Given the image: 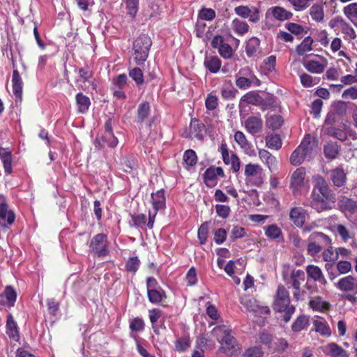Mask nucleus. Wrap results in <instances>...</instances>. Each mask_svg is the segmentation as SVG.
Listing matches in <instances>:
<instances>
[{"label":"nucleus","mask_w":357,"mask_h":357,"mask_svg":"<svg viewBox=\"0 0 357 357\" xmlns=\"http://www.w3.org/2000/svg\"><path fill=\"white\" fill-rule=\"evenodd\" d=\"M313 178L315 184L311 192L310 206L317 212H321L331 208L329 203H334L335 197L323 176L317 175Z\"/></svg>","instance_id":"obj_1"},{"label":"nucleus","mask_w":357,"mask_h":357,"mask_svg":"<svg viewBox=\"0 0 357 357\" xmlns=\"http://www.w3.org/2000/svg\"><path fill=\"white\" fill-rule=\"evenodd\" d=\"M290 295L287 288L282 285L278 286L272 304L273 310L276 312H284L283 321H289L292 314L295 312V307L290 305Z\"/></svg>","instance_id":"obj_2"},{"label":"nucleus","mask_w":357,"mask_h":357,"mask_svg":"<svg viewBox=\"0 0 357 357\" xmlns=\"http://www.w3.org/2000/svg\"><path fill=\"white\" fill-rule=\"evenodd\" d=\"M329 245H332V240L328 235L319 231L312 232L307 239V255L314 257Z\"/></svg>","instance_id":"obj_3"},{"label":"nucleus","mask_w":357,"mask_h":357,"mask_svg":"<svg viewBox=\"0 0 357 357\" xmlns=\"http://www.w3.org/2000/svg\"><path fill=\"white\" fill-rule=\"evenodd\" d=\"M146 282L149 301L152 304L165 306L164 303L167 302V294L160 286L157 280L150 276L146 278Z\"/></svg>","instance_id":"obj_4"},{"label":"nucleus","mask_w":357,"mask_h":357,"mask_svg":"<svg viewBox=\"0 0 357 357\" xmlns=\"http://www.w3.org/2000/svg\"><path fill=\"white\" fill-rule=\"evenodd\" d=\"M152 41L146 34L140 35L133 43L135 60L137 65L143 64L146 60Z\"/></svg>","instance_id":"obj_5"},{"label":"nucleus","mask_w":357,"mask_h":357,"mask_svg":"<svg viewBox=\"0 0 357 357\" xmlns=\"http://www.w3.org/2000/svg\"><path fill=\"white\" fill-rule=\"evenodd\" d=\"M289 188L294 195H297L309 188V180L306 177V169L303 167H298L291 175Z\"/></svg>","instance_id":"obj_6"},{"label":"nucleus","mask_w":357,"mask_h":357,"mask_svg":"<svg viewBox=\"0 0 357 357\" xmlns=\"http://www.w3.org/2000/svg\"><path fill=\"white\" fill-rule=\"evenodd\" d=\"M109 242L107 236L105 234H98L95 235L91 241V252L93 257L102 259L106 257L109 253Z\"/></svg>","instance_id":"obj_7"},{"label":"nucleus","mask_w":357,"mask_h":357,"mask_svg":"<svg viewBox=\"0 0 357 357\" xmlns=\"http://www.w3.org/2000/svg\"><path fill=\"white\" fill-rule=\"evenodd\" d=\"M311 151L310 135H307V137H305L301 144L291 153L290 156L291 164L293 165H301Z\"/></svg>","instance_id":"obj_8"},{"label":"nucleus","mask_w":357,"mask_h":357,"mask_svg":"<svg viewBox=\"0 0 357 357\" xmlns=\"http://www.w3.org/2000/svg\"><path fill=\"white\" fill-rule=\"evenodd\" d=\"M211 46L214 49H218L220 55L225 59H231L234 55V51L231 46L225 43L222 36L216 35L211 41Z\"/></svg>","instance_id":"obj_9"},{"label":"nucleus","mask_w":357,"mask_h":357,"mask_svg":"<svg viewBox=\"0 0 357 357\" xmlns=\"http://www.w3.org/2000/svg\"><path fill=\"white\" fill-rule=\"evenodd\" d=\"M15 219V213L8 208L4 196L0 195V225L2 227L11 225Z\"/></svg>","instance_id":"obj_10"},{"label":"nucleus","mask_w":357,"mask_h":357,"mask_svg":"<svg viewBox=\"0 0 357 357\" xmlns=\"http://www.w3.org/2000/svg\"><path fill=\"white\" fill-rule=\"evenodd\" d=\"M225 173L222 167L211 166L205 171L204 174V182L208 188H213L216 185L218 181L217 177H225Z\"/></svg>","instance_id":"obj_11"},{"label":"nucleus","mask_w":357,"mask_h":357,"mask_svg":"<svg viewBox=\"0 0 357 357\" xmlns=\"http://www.w3.org/2000/svg\"><path fill=\"white\" fill-rule=\"evenodd\" d=\"M336 287L342 291L357 294V278L347 275L340 278L336 284Z\"/></svg>","instance_id":"obj_12"},{"label":"nucleus","mask_w":357,"mask_h":357,"mask_svg":"<svg viewBox=\"0 0 357 357\" xmlns=\"http://www.w3.org/2000/svg\"><path fill=\"white\" fill-rule=\"evenodd\" d=\"M101 139L103 143L111 148H114L118 144V139L114 136L112 130V119L109 118L105 123V132Z\"/></svg>","instance_id":"obj_13"},{"label":"nucleus","mask_w":357,"mask_h":357,"mask_svg":"<svg viewBox=\"0 0 357 357\" xmlns=\"http://www.w3.org/2000/svg\"><path fill=\"white\" fill-rule=\"evenodd\" d=\"M325 134L328 136L335 137L342 142L346 141L347 139V126L341 123L338 127L332 126L324 128Z\"/></svg>","instance_id":"obj_14"},{"label":"nucleus","mask_w":357,"mask_h":357,"mask_svg":"<svg viewBox=\"0 0 357 357\" xmlns=\"http://www.w3.org/2000/svg\"><path fill=\"white\" fill-rule=\"evenodd\" d=\"M307 215V211L301 206L294 207L289 212V219L298 228L304 226Z\"/></svg>","instance_id":"obj_15"},{"label":"nucleus","mask_w":357,"mask_h":357,"mask_svg":"<svg viewBox=\"0 0 357 357\" xmlns=\"http://www.w3.org/2000/svg\"><path fill=\"white\" fill-rule=\"evenodd\" d=\"M305 271L308 280H312L322 285H326L327 284V280L321 269L318 266L313 264L307 265L305 267Z\"/></svg>","instance_id":"obj_16"},{"label":"nucleus","mask_w":357,"mask_h":357,"mask_svg":"<svg viewBox=\"0 0 357 357\" xmlns=\"http://www.w3.org/2000/svg\"><path fill=\"white\" fill-rule=\"evenodd\" d=\"M245 128L248 132L254 135L262 130L263 121L259 116H249L245 121Z\"/></svg>","instance_id":"obj_17"},{"label":"nucleus","mask_w":357,"mask_h":357,"mask_svg":"<svg viewBox=\"0 0 357 357\" xmlns=\"http://www.w3.org/2000/svg\"><path fill=\"white\" fill-rule=\"evenodd\" d=\"M259 157L271 172L278 169V160L269 151L266 149H259Z\"/></svg>","instance_id":"obj_18"},{"label":"nucleus","mask_w":357,"mask_h":357,"mask_svg":"<svg viewBox=\"0 0 357 357\" xmlns=\"http://www.w3.org/2000/svg\"><path fill=\"white\" fill-rule=\"evenodd\" d=\"M330 178L336 187L343 186L347 181V175L342 167H337L329 172Z\"/></svg>","instance_id":"obj_19"},{"label":"nucleus","mask_w":357,"mask_h":357,"mask_svg":"<svg viewBox=\"0 0 357 357\" xmlns=\"http://www.w3.org/2000/svg\"><path fill=\"white\" fill-rule=\"evenodd\" d=\"M214 330H218L223 333L222 344H225L228 349H234L236 345V338L231 335V330L225 325L218 326Z\"/></svg>","instance_id":"obj_20"},{"label":"nucleus","mask_w":357,"mask_h":357,"mask_svg":"<svg viewBox=\"0 0 357 357\" xmlns=\"http://www.w3.org/2000/svg\"><path fill=\"white\" fill-rule=\"evenodd\" d=\"M323 351L331 357H349L347 351L335 342H331L326 345Z\"/></svg>","instance_id":"obj_21"},{"label":"nucleus","mask_w":357,"mask_h":357,"mask_svg":"<svg viewBox=\"0 0 357 357\" xmlns=\"http://www.w3.org/2000/svg\"><path fill=\"white\" fill-rule=\"evenodd\" d=\"M234 140L238 145L244 150L245 153L251 155L254 153L252 144L247 139L245 134L241 131L234 133Z\"/></svg>","instance_id":"obj_22"},{"label":"nucleus","mask_w":357,"mask_h":357,"mask_svg":"<svg viewBox=\"0 0 357 357\" xmlns=\"http://www.w3.org/2000/svg\"><path fill=\"white\" fill-rule=\"evenodd\" d=\"M6 328V334L10 338L13 339L15 341L19 340V328L11 314H8L7 315Z\"/></svg>","instance_id":"obj_23"},{"label":"nucleus","mask_w":357,"mask_h":357,"mask_svg":"<svg viewBox=\"0 0 357 357\" xmlns=\"http://www.w3.org/2000/svg\"><path fill=\"white\" fill-rule=\"evenodd\" d=\"M151 203L153 209H155V211H160L161 209L165 208L166 198L165 195V190L161 189L155 193H152Z\"/></svg>","instance_id":"obj_24"},{"label":"nucleus","mask_w":357,"mask_h":357,"mask_svg":"<svg viewBox=\"0 0 357 357\" xmlns=\"http://www.w3.org/2000/svg\"><path fill=\"white\" fill-rule=\"evenodd\" d=\"M13 92L16 98L22 100L23 82L17 70H14L12 76Z\"/></svg>","instance_id":"obj_25"},{"label":"nucleus","mask_w":357,"mask_h":357,"mask_svg":"<svg viewBox=\"0 0 357 357\" xmlns=\"http://www.w3.org/2000/svg\"><path fill=\"white\" fill-rule=\"evenodd\" d=\"M205 125L199 119L197 118H193L191 119L190 123V132L197 139H203V132L205 130Z\"/></svg>","instance_id":"obj_26"},{"label":"nucleus","mask_w":357,"mask_h":357,"mask_svg":"<svg viewBox=\"0 0 357 357\" xmlns=\"http://www.w3.org/2000/svg\"><path fill=\"white\" fill-rule=\"evenodd\" d=\"M204 64L211 73H217L221 68L222 61L217 56H206Z\"/></svg>","instance_id":"obj_27"},{"label":"nucleus","mask_w":357,"mask_h":357,"mask_svg":"<svg viewBox=\"0 0 357 357\" xmlns=\"http://www.w3.org/2000/svg\"><path fill=\"white\" fill-rule=\"evenodd\" d=\"M305 275L303 270H294L289 277V280L287 284H289L291 287H298L301 286L302 282L305 281Z\"/></svg>","instance_id":"obj_28"},{"label":"nucleus","mask_w":357,"mask_h":357,"mask_svg":"<svg viewBox=\"0 0 357 357\" xmlns=\"http://www.w3.org/2000/svg\"><path fill=\"white\" fill-rule=\"evenodd\" d=\"M310 308L315 311L325 312L330 310L331 305L329 302L324 301L319 296L314 297L309 302Z\"/></svg>","instance_id":"obj_29"},{"label":"nucleus","mask_w":357,"mask_h":357,"mask_svg":"<svg viewBox=\"0 0 357 357\" xmlns=\"http://www.w3.org/2000/svg\"><path fill=\"white\" fill-rule=\"evenodd\" d=\"M0 159L3 165L5 172L10 174L12 172V153L8 149L0 147Z\"/></svg>","instance_id":"obj_30"},{"label":"nucleus","mask_w":357,"mask_h":357,"mask_svg":"<svg viewBox=\"0 0 357 357\" xmlns=\"http://www.w3.org/2000/svg\"><path fill=\"white\" fill-rule=\"evenodd\" d=\"M241 102L249 105H260L263 104V98L258 92L251 91L243 95L241 98Z\"/></svg>","instance_id":"obj_31"},{"label":"nucleus","mask_w":357,"mask_h":357,"mask_svg":"<svg viewBox=\"0 0 357 357\" xmlns=\"http://www.w3.org/2000/svg\"><path fill=\"white\" fill-rule=\"evenodd\" d=\"M340 151V146L336 142L329 141L324 146V153L326 158L335 159Z\"/></svg>","instance_id":"obj_32"},{"label":"nucleus","mask_w":357,"mask_h":357,"mask_svg":"<svg viewBox=\"0 0 357 357\" xmlns=\"http://www.w3.org/2000/svg\"><path fill=\"white\" fill-rule=\"evenodd\" d=\"M151 112L150 104L147 101H142L137 107V122H144L149 116Z\"/></svg>","instance_id":"obj_33"},{"label":"nucleus","mask_w":357,"mask_h":357,"mask_svg":"<svg viewBox=\"0 0 357 357\" xmlns=\"http://www.w3.org/2000/svg\"><path fill=\"white\" fill-rule=\"evenodd\" d=\"M268 13L273 15L277 20L280 21L289 20L292 16V13L291 12H289L284 8L279 6H276L268 10Z\"/></svg>","instance_id":"obj_34"},{"label":"nucleus","mask_w":357,"mask_h":357,"mask_svg":"<svg viewBox=\"0 0 357 357\" xmlns=\"http://www.w3.org/2000/svg\"><path fill=\"white\" fill-rule=\"evenodd\" d=\"M303 66L307 71L312 73H321L326 68V64L315 60L305 61Z\"/></svg>","instance_id":"obj_35"},{"label":"nucleus","mask_w":357,"mask_h":357,"mask_svg":"<svg viewBox=\"0 0 357 357\" xmlns=\"http://www.w3.org/2000/svg\"><path fill=\"white\" fill-rule=\"evenodd\" d=\"M236 13L244 18L249 17V20L255 22L259 20L257 12L255 10L253 12L247 6H238L235 8Z\"/></svg>","instance_id":"obj_36"},{"label":"nucleus","mask_w":357,"mask_h":357,"mask_svg":"<svg viewBox=\"0 0 357 357\" xmlns=\"http://www.w3.org/2000/svg\"><path fill=\"white\" fill-rule=\"evenodd\" d=\"M266 146L273 150H279L282 146V140L279 135L271 134L266 137Z\"/></svg>","instance_id":"obj_37"},{"label":"nucleus","mask_w":357,"mask_h":357,"mask_svg":"<svg viewBox=\"0 0 357 357\" xmlns=\"http://www.w3.org/2000/svg\"><path fill=\"white\" fill-rule=\"evenodd\" d=\"M265 235L268 238L272 240L283 239L281 229L275 224L268 225L265 231Z\"/></svg>","instance_id":"obj_38"},{"label":"nucleus","mask_w":357,"mask_h":357,"mask_svg":"<svg viewBox=\"0 0 357 357\" xmlns=\"http://www.w3.org/2000/svg\"><path fill=\"white\" fill-rule=\"evenodd\" d=\"M2 294L4 295L7 301V307H13L17 299V292L14 288L10 285H8L6 287Z\"/></svg>","instance_id":"obj_39"},{"label":"nucleus","mask_w":357,"mask_h":357,"mask_svg":"<svg viewBox=\"0 0 357 357\" xmlns=\"http://www.w3.org/2000/svg\"><path fill=\"white\" fill-rule=\"evenodd\" d=\"M313 40L310 36L305 37L302 43L297 45L296 48V53L299 56L304 55L306 52H310L312 50V45Z\"/></svg>","instance_id":"obj_40"},{"label":"nucleus","mask_w":357,"mask_h":357,"mask_svg":"<svg viewBox=\"0 0 357 357\" xmlns=\"http://www.w3.org/2000/svg\"><path fill=\"white\" fill-rule=\"evenodd\" d=\"M309 325V319L305 315L298 316L291 325V329L294 332H299L305 329Z\"/></svg>","instance_id":"obj_41"},{"label":"nucleus","mask_w":357,"mask_h":357,"mask_svg":"<svg viewBox=\"0 0 357 357\" xmlns=\"http://www.w3.org/2000/svg\"><path fill=\"white\" fill-rule=\"evenodd\" d=\"M121 165L124 172L130 174L138 167L137 162L134 158H125L121 161Z\"/></svg>","instance_id":"obj_42"},{"label":"nucleus","mask_w":357,"mask_h":357,"mask_svg":"<svg viewBox=\"0 0 357 357\" xmlns=\"http://www.w3.org/2000/svg\"><path fill=\"white\" fill-rule=\"evenodd\" d=\"M259 39L255 37L248 40L245 46V52L248 57H251L255 54L259 47Z\"/></svg>","instance_id":"obj_43"},{"label":"nucleus","mask_w":357,"mask_h":357,"mask_svg":"<svg viewBox=\"0 0 357 357\" xmlns=\"http://www.w3.org/2000/svg\"><path fill=\"white\" fill-rule=\"evenodd\" d=\"M140 260L137 257H129L126 262L125 269L127 272L135 274L139 269Z\"/></svg>","instance_id":"obj_44"},{"label":"nucleus","mask_w":357,"mask_h":357,"mask_svg":"<svg viewBox=\"0 0 357 357\" xmlns=\"http://www.w3.org/2000/svg\"><path fill=\"white\" fill-rule=\"evenodd\" d=\"M190 346V339L188 336L181 337L174 342L175 350L183 352L187 350Z\"/></svg>","instance_id":"obj_45"},{"label":"nucleus","mask_w":357,"mask_h":357,"mask_svg":"<svg viewBox=\"0 0 357 357\" xmlns=\"http://www.w3.org/2000/svg\"><path fill=\"white\" fill-rule=\"evenodd\" d=\"M76 101L78 105L79 112H86L89 107V100L88 97L84 96L82 93H79L76 96Z\"/></svg>","instance_id":"obj_46"},{"label":"nucleus","mask_w":357,"mask_h":357,"mask_svg":"<svg viewBox=\"0 0 357 357\" xmlns=\"http://www.w3.org/2000/svg\"><path fill=\"white\" fill-rule=\"evenodd\" d=\"M162 314V312L158 308H153L151 310H149V320L155 333H157L158 331V329L155 327V325L159 319L161 317Z\"/></svg>","instance_id":"obj_47"},{"label":"nucleus","mask_w":357,"mask_h":357,"mask_svg":"<svg viewBox=\"0 0 357 357\" xmlns=\"http://www.w3.org/2000/svg\"><path fill=\"white\" fill-rule=\"evenodd\" d=\"M209 230V222H204L198 229L197 236L199 243L204 245L206 243Z\"/></svg>","instance_id":"obj_48"},{"label":"nucleus","mask_w":357,"mask_h":357,"mask_svg":"<svg viewBox=\"0 0 357 357\" xmlns=\"http://www.w3.org/2000/svg\"><path fill=\"white\" fill-rule=\"evenodd\" d=\"M342 208L345 212L357 215V202L351 199H346L342 202Z\"/></svg>","instance_id":"obj_49"},{"label":"nucleus","mask_w":357,"mask_h":357,"mask_svg":"<svg viewBox=\"0 0 357 357\" xmlns=\"http://www.w3.org/2000/svg\"><path fill=\"white\" fill-rule=\"evenodd\" d=\"M286 28L296 36L307 33L310 27L303 26L300 24H286Z\"/></svg>","instance_id":"obj_50"},{"label":"nucleus","mask_w":357,"mask_h":357,"mask_svg":"<svg viewBox=\"0 0 357 357\" xmlns=\"http://www.w3.org/2000/svg\"><path fill=\"white\" fill-rule=\"evenodd\" d=\"M128 80V77L126 74H120L116 77H113L112 80V87L124 89L125 87L127 86Z\"/></svg>","instance_id":"obj_51"},{"label":"nucleus","mask_w":357,"mask_h":357,"mask_svg":"<svg viewBox=\"0 0 357 357\" xmlns=\"http://www.w3.org/2000/svg\"><path fill=\"white\" fill-rule=\"evenodd\" d=\"M129 76L135 82L136 84L140 86L144 84V75L142 70L135 67L129 70Z\"/></svg>","instance_id":"obj_52"},{"label":"nucleus","mask_w":357,"mask_h":357,"mask_svg":"<svg viewBox=\"0 0 357 357\" xmlns=\"http://www.w3.org/2000/svg\"><path fill=\"white\" fill-rule=\"evenodd\" d=\"M183 161L187 166L192 167L197 162V156L195 151L188 149L184 152Z\"/></svg>","instance_id":"obj_53"},{"label":"nucleus","mask_w":357,"mask_h":357,"mask_svg":"<svg viewBox=\"0 0 357 357\" xmlns=\"http://www.w3.org/2000/svg\"><path fill=\"white\" fill-rule=\"evenodd\" d=\"M314 325L315 326L316 331L321 335L329 337L331 335V328L327 323L314 321Z\"/></svg>","instance_id":"obj_54"},{"label":"nucleus","mask_w":357,"mask_h":357,"mask_svg":"<svg viewBox=\"0 0 357 357\" xmlns=\"http://www.w3.org/2000/svg\"><path fill=\"white\" fill-rule=\"evenodd\" d=\"M129 328L132 332H141L145 328V323L142 318L137 317L130 321Z\"/></svg>","instance_id":"obj_55"},{"label":"nucleus","mask_w":357,"mask_h":357,"mask_svg":"<svg viewBox=\"0 0 357 357\" xmlns=\"http://www.w3.org/2000/svg\"><path fill=\"white\" fill-rule=\"evenodd\" d=\"M341 119V116L331 109L324 120V128L329 127L330 126H335L336 123L340 122Z\"/></svg>","instance_id":"obj_56"},{"label":"nucleus","mask_w":357,"mask_h":357,"mask_svg":"<svg viewBox=\"0 0 357 357\" xmlns=\"http://www.w3.org/2000/svg\"><path fill=\"white\" fill-rule=\"evenodd\" d=\"M331 110L342 118L347 113V103L341 100L335 102L331 106Z\"/></svg>","instance_id":"obj_57"},{"label":"nucleus","mask_w":357,"mask_h":357,"mask_svg":"<svg viewBox=\"0 0 357 357\" xmlns=\"http://www.w3.org/2000/svg\"><path fill=\"white\" fill-rule=\"evenodd\" d=\"M322 253L323 260L326 262L335 261L337 259V253L335 252L332 245L325 247Z\"/></svg>","instance_id":"obj_58"},{"label":"nucleus","mask_w":357,"mask_h":357,"mask_svg":"<svg viewBox=\"0 0 357 357\" xmlns=\"http://www.w3.org/2000/svg\"><path fill=\"white\" fill-rule=\"evenodd\" d=\"M310 14L313 20L321 21L324 17V10L321 5H313L310 10Z\"/></svg>","instance_id":"obj_59"},{"label":"nucleus","mask_w":357,"mask_h":357,"mask_svg":"<svg viewBox=\"0 0 357 357\" xmlns=\"http://www.w3.org/2000/svg\"><path fill=\"white\" fill-rule=\"evenodd\" d=\"M185 281L188 286H195L198 282L197 274L196 268L191 267L186 273Z\"/></svg>","instance_id":"obj_60"},{"label":"nucleus","mask_w":357,"mask_h":357,"mask_svg":"<svg viewBox=\"0 0 357 357\" xmlns=\"http://www.w3.org/2000/svg\"><path fill=\"white\" fill-rule=\"evenodd\" d=\"M205 106L208 110H214L218 106V98L213 93L208 94L205 100Z\"/></svg>","instance_id":"obj_61"},{"label":"nucleus","mask_w":357,"mask_h":357,"mask_svg":"<svg viewBox=\"0 0 357 357\" xmlns=\"http://www.w3.org/2000/svg\"><path fill=\"white\" fill-rule=\"evenodd\" d=\"M131 225L134 227L139 228L146 225V217L143 213L131 215Z\"/></svg>","instance_id":"obj_62"},{"label":"nucleus","mask_w":357,"mask_h":357,"mask_svg":"<svg viewBox=\"0 0 357 357\" xmlns=\"http://www.w3.org/2000/svg\"><path fill=\"white\" fill-rule=\"evenodd\" d=\"M268 123L269 127L275 130L279 129L282 126L283 119L280 115H273L268 119Z\"/></svg>","instance_id":"obj_63"},{"label":"nucleus","mask_w":357,"mask_h":357,"mask_svg":"<svg viewBox=\"0 0 357 357\" xmlns=\"http://www.w3.org/2000/svg\"><path fill=\"white\" fill-rule=\"evenodd\" d=\"M264 355V352L261 347H252L247 349L244 354V357H262Z\"/></svg>","instance_id":"obj_64"}]
</instances>
